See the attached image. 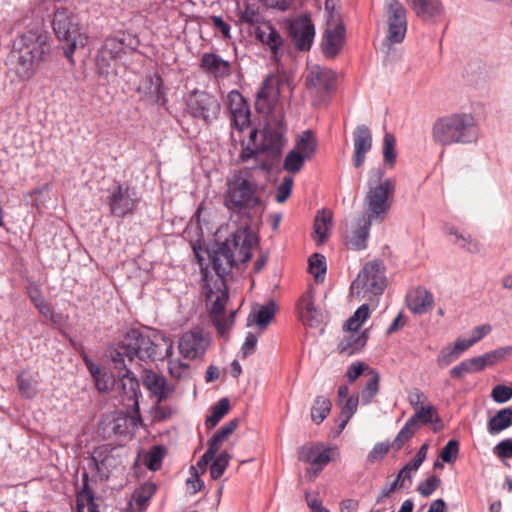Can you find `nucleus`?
Listing matches in <instances>:
<instances>
[{"label": "nucleus", "mask_w": 512, "mask_h": 512, "mask_svg": "<svg viewBox=\"0 0 512 512\" xmlns=\"http://www.w3.org/2000/svg\"><path fill=\"white\" fill-rule=\"evenodd\" d=\"M257 237L249 229H239L232 233L215 252L212 258V266L216 273L215 279L209 278L208 273H203V293L211 289L214 294L229 291L225 276L238 263H246L252 257V248L257 245Z\"/></svg>", "instance_id": "1"}, {"label": "nucleus", "mask_w": 512, "mask_h": 512, "mask_svg": "<svg viewBox=\"0 0 512 512\" xmlns=\"http://www.w3.org/2000/svg\"><path fill=\"white\" fill-rule=\"evenodd\" d=\"M173 350L171 339L155 330L144 333L139 329H130L122 340L110 350V358L114 368H124L126 360L138 359L142 362L163 360Z\"/></svg>", "instance_id": "2"}, {"label": "nucleus", "mask_w": 512, "mask_h": 512, "mask_svg": "<svg viewBox=\"0 0 512 512\" xmlns=\"http://www.w3.org/2000/svg\"><path fill=\"white\" fill-rule=\"evenodd\" d=\"M52 51L50 35L42 29H30L13 40L11 59L21 81H28L48 61Z\"/></svg>", "instance_id": "3"}, {"label": "nucleus", "mask_w": 512, "mask_h": 512, "mask_svg": "<svg viewBox=\"0 0 512 512\" xmlns=\"http://www.w3.org/2000/svg\"><path fill=\"white\" fill-rule=\"evenodd\" d=\"M271 171V165L262 162L259 166L243 167L235 170L227 178L224 193V206L235 214L247 213L262 204L260 192L263 187L257 178L263 172Z\"/></svg>", "instance_id": "4"}, {"label": "nucleus", "mask_w": 512, "mask_h": 512, "mask_svg": "<svg viewBox=\"0 0 512 512\" xmlns=\"http://www.w3.org/2000/svg\"><path fill=\"white\" fill-rule=\"evenodd\" d=\"M479 136L478 123L471 113L456 112L443 115L433 122L431 128L433 142L442 147L476 143Z\"/></svg>", "instance_id": "5"}, {"label": "nucleus", "mask_w": 512, "mask_h": 512, "mask_svg": "<svg viewBox=\"0 0 512 512\" xmlns=\"http://www.w3.org/2000/svg\"><path fill=\"white\" fill-rule=\"evenodd\" d=\"M383 175L382 169L376 170L379 182L376 183L370 178L365 196V214L363 216L377 223H382L385 220L391 209L396 190L395 181L391 178L382 179Z\"/></svg>", "instance_id": "6"}, {"label": "nucleus", "mask_w": 512, "mask_h": 512, "mask_svg": "<svg viewBox=\"0 0 512 512\" xmlns=\"http://www.w3.org/2000/svg\"><path fill=\"white\" fill-rule=\"evenodd\" d=\"M285 126L283 118L269 117L261 131V142L258 145V151L265 153L271 158V169L275 162H279L285 143Z\"/></svg>", "instance_id": "7"}, {"label": "nucleus", "mask_w": 512, "mask_h": 512, "mask_svg": "<svg viewBox=\"0 0 512 512\" xmlns=\"http://www.w3.org/2000/svg\"><path fill=\"white\" fill-rule=\"evenodd\" d=\"M386 276L383 265L377 261L368 262L352 282L351 289L356 290L357 295L372 294L381 295L386 288Z\"/></svg>", "instance_id": "8"}, {"label": "nucleus", "mask_w": 512, "mask_h": 512, "mask_svg": "<svg viewBox=\"0 0 512 512\" xmlns=\"http://www.w3.org/2000/svg\"><path fill=\"white\" fill-rule=\"evenodd\" d=\"M52 27L56 37L68 43L65 55L70 57L76 48V39L80 35L76 15L66 7L57 8L54 12Z\"/></svg>", "instance_id": "9"}, {"label": "nucleus", "mask_w": 512, "mask_h": 512, "mask_svg": "<svg viewBox=\"0 0 512 512\" xmlns=\"http://www.w3.org/2000/svg\"><path fill=\"white\" fill-rule=\"evenodd\" d=\"M187 112L195 119L208 124L217 118L220 103L217 98L207 91L193 90L186 99Z\"/></svg>", "instance_id": "10"}, {"label": "nucleus", "mask_w": 512, "mask_h": 512, "mask_svg": "<svg viewBox=\"0 0 512 512\" xmlns=\"http://www.w3.org/2000/svg\"><path fill=\"white\" fill-rule=\"evenodd\" d=\"M110 213L118 218L133 214L139 204L137 191L128 183H117L107 198Z\"/></svg>", "instance_id": "11"}, {"label": "nucleus", "mask_w": 512, "mask_h": 512, "mask_svg": "<svg viewBox=\"0 0 512 512\" xmlns=\"http://www.w3.org/2000/svg\"><path fill=\"white\" fill-rule=\"evenodd\" d=\"M287 33L298 51L311 49L315 38V25L308 13L287 21Z\"/></svg>", "instance_id": "12"}, {"label": "nucleus", "mask_w": 512, "mask_h": 512, "mask_svg": "<svg viewBox=\"0 0 512 512\" xmlns=\"http://www.w3.org/2000/svg\"><path fill=\"white\" fill-rule=\"evenodd\" d=\"M255 39L270 52L274 61L278 62L283 57L284 39L270 21H265L255 28Z\"/></svg>", "instance_id": "13"}, {"label": "nucleus", "mask_w": 512, "mask_h": 512, "mask_svg": "<svg viewBox=\"0 0 512 512\" xmlns=\"http://www.w3.org/2000/svg\"><path fill=\"white\" fill-rule=\"evenodd\" d=\"M209 345V339L199 328L185 332L179 339V353L186 359L194 360L203 356Z\"/></svg>", "instance_id": "14"}, {"label": "nucleus", "mask_w": 512, "mask_h": 512, "mask_svg": "<svg viewBox=\"0 0 512 512\" xmlns=\"http://www.w3.org/2000/svg\"><path fill=\"white\" fill-rule=\"evenodd\" d=\"M206 304L209 307L210 315L214 326L220 334L227 330V320L225 318V306L229 298V291H223L214 294L211 289L205 292Z\"/></svg>", "instance_id": "15"}, {"label": "nucleus", "mask_w": 512, "mask_h": 512, "mask_svg": "<svg viewBox=\"0 0 512 512\" xmlns=\"http://www.w3.org/2000/svg\"><path fill=\"white\" fill-rule=\"evenodd\" d=\"M232 123L236 129L243 131L250 125V107L238 90H232L227 95Z\"/></svg>", "instance_id": "16"}, {"label": "nucleus", "mask_w": 512, "mask_h": 512, "mask_svg": "<svg viewBox=\"0 0 512 512\" xmlns=\"http://www.w3.org/2000/svg\"><path fill=\"white\" fill-rule=\"evenodd\" d=\"M297 310L300 320L309 327H318L323 321V315L320 309L314 303L313 289L307 290L297 302Z\"/></svg>", "instance_id": "17"}, {"label": "nucleus", "mask_w": 512, "mask_h": 512, "mask_svg": "<svg viewBox=\"0 0 512 512\" xmlns=\"http://www.w3.org/2000/svg\"><path fill=\"white\" fill-rule=\"evenodd\" d=\"M337 82L333 70L315 65L311 67L306 79L308 88H314L319 93H328L335 89Z\"/></svg>", "instance_id": "18"}, {"label": "nucleus", "mask_w": 512, "mask_h": 512, "mask_svg": "<svg viewBox=\"0 0 512 512\" xmlns=\"http://www.w3.org/2000/svg\"><path fill=\"white\" fill-rule=\"evenodd\" d=\"M199 68L202 72L215 79H225L232 73L230 62L213 52L202 54Z\"/></svg>", "instance_id": "19"}, {"label": "nucleus", "mask_w": 512, "mask_h": 512, "mask_svg": "<svg viewBox=\"0 0 512 512\" xmlns=\"http://www.w3.org/2000/svg\"><path fill=\"white\" fill-rule=\"evenodd\" d=\"M345 32V26L342 23L325 29L321 49L326 58L333 59L339 54L345 41Z\"/></svg>", "instance_id": "20"}, {"label": "nucleus", "mask_w": 512, "mask_h": 512, "mask_svg": "<svg viewBox=\"0 0 512 512\" xmlns=\"http://www.w3.org/2000/svg\"><path fill=\"white\" fill-rule=\"evenodd\" d=\"M298 458L300 461L315 466L316 475L331 461V449L325 448L322 444H307L299 449Z\"/></svg>", "instance_id": "21"}, {"label": "nucleus", "mask_w": 512, "mask_h": 512, "mask_svg": "<svg viewBox=\"0 0 512 512\" xmlns=\"http://www.w3.org/2000/svg\"><path fill=\"white\" fill-rule=\"evenodd\" d=\"M354 153L353 165L355 168L363 166L366 154L372 148V134L370 129L364 125H358L353 131Z\"/></svg>", "instance_id": "22"}, {"label": "nucleus", "mask_w": 512, "mask_h": 512, "mask_svg": "<svg viewBox=\"0 0 512 512\" xmlns=\"http://www.w3.org/2000/svg\"><path fill=\"white\" fill-rule=\"evenodd\" d=\"M118 371L120 380L119 388L121 389L122 401L132 402L138 405V397L141 394L140 384L132 371L125 364L124 368H115Z\"/></svg>", "instance_id": "23"}, {"label": "nucleus", "mask_w": 512, "mask_h": 512, "mask_svg": "<svg viewBox=\"0 0 512 512\" xmlns=\"http://www.w3.org/2000/svg\"><path fill=\"white\" fill-rule=\"evenodd\" d=\"M408 309L418 315L427 313L433 306V294L423 287H417L406 296Z\"/></svg>", "instance_id": "24"}, {"label": "nucleus", "mask_w": 512, "mask_h": 512, "mask_svg": "<svg viewBox=\"0 0 512 512\" xmlns=\"http://www.w3.org/2000/svg\"><path fill=\"white\" fill-rule=\"evenodd\" d=\"M277 95L278 90L274 87L272 81L266 78L256 94V110L261 114H270L275 107Z\"/></svg>", "instance_id": "25"}, {"label": "nucleus", "mask_w": 512, "mask_h": 512, "mask_svg": "<svg viewBox=\"0 0 512 512\" xmlns=\"http://www.w3.org/2000/svg\"><path fill=\"white\" fill-rule=\"evenodd\" d=\"M369 337V330L365 329L362 332H351L349 335L344 336L338 343L337 350L340 354L345 356H352L359 353L366 345Z\"/></svg>", "instance_id": "26"}, {"label": "nucleus", "mask_w": 512, "mask_h": 512, "mask_svg": "<svg viewBox=\"0 0 512 512\" xmlns=\"http://www.w3.org/2000/svg\"><path fill=\"white\" fill-rule=\"evenodd\" d=\"M157 491V486L152 482H145L132 494L129 507L125 512H143L146 510L149 500Z\"/></svg>", "instance_id": "27"}, {"label": "nucleus", "mask_w": 512, "mask_h": 512, "mask_svg": "<svg viewBox=\"0 0 512 512\" xmlns=\"http://www.w3.org/2000/svg\"><path fill=\"white\" fill-rule=\"evenodd\" d=\"M140 89H143L144 96L148 101L158 105L166 103L163 80L159 74L148 76Z\"/></svg>", "instance_id": "28"}, {"label": "nucleus", "mask_w": 512, "mask_h": 512, "mask_svg": "<svg viewBox=\"0 0 512 512\" xmlns=\"http://www.w3.org/2000/svg\"><path fill=\"white\" fill-rule=\"evenodd\" d=\"M143 385L149 390L159 402L168 398L170 390L164 376L152 370H146L143 376Z\"/></svg>", "instance_id": "29"}, {"label": "nucleus", "mask_w": 512, "mask_h": 512, "mask_svg": "<svg viewBox=\"0 0 512 512\" xmlns=\"http://www.w3.org/2000/svg\"><path fill=\"white\" fill-rule=\"evenodd\" d=\"M413 10L423 21H433L444 14L440 0H413Z\"/></svg>", "instance_id": "30"}, {"label": "nucleus", "mask_w": 512, "mask_h": 512, "mask_svg": "<svg viewBox=\"0 0 512 512\" xmlns=\"http://www.w3.org/2000/svg\"><path fill=\"white\" fill-rule=\"evenodd\" d=\"M373 222L363 215L358 219V227L352 232L347 241L349 248L359 251L367 247V240Z\"/></svg>", "instance_id": "31"}, {"label": "nucleus", "mask_w": 512, "mask_h": 512, "mask_svg": "<svg viewBox=\"0 0 512 512\" xmlns=\"http://www.w3.org/2000/svg\"><path fill=\"white\" fill-rule=\"evenodd\" d=\"M115 450L116 447L111 444H103L93 450L92 460L99 471L103 469L108 470L116 465L117 461L113 454Z\"/></svg>", "instance_id": "32"}, {"label": "nucleus", "mask_w": 512, "mask_h": 512, "mask_svg": "<svg viewBox=\"0 0 512 512\" xmlns=\"http://www.w3.org/2000/svg\"><path fill=\"white\" fill-rule=\"evenodd\" d=\"M278 311V305L274 300H269L263 305H260L257 309L254 310L252 315L253 322L260 328L266 329L268 325L271 323L273 318L275 317ZM251 314L249 315V318Z\"/></svg>", "instance_id": "33"}, {"label": "nucleus", "mask_w": 512, "mask_h": 512, "mask_svg": "<svg viewBox=\"0 0 512 512\" xmlns=\"http://www.w3.org/2000/svg\"><path fill=\"white\" fill-rule=\"evenodd\" d=\"M365 376L368 379L360 392V397L362 405H369L379 393L380 374L375 369H369Z\"/></svg>", "instance_id": "34"}, {"label": "nucleus", "mask_w": 512, "mask_h": 512, "mask_svg": "<svg viewBox=\"0 0 512 512\" xmlns=\"http://www.w3.org/2000/svg\"><path fill=\"white\" fill-rule=\"evenodd\" d=\"M16 384L20 395L26 399H33L38 394V380L28 371L17 375Z\"/></svg>", "instance_id": "35"}, {"label": "nucleus", "mask_w": 512, "mask_h": 512, "mask_svg": "<svg viewBox=\"0 0 512 512\" xmlns=\"http://www.w3.org/2000/svg\"><path fill=\"white\" fill-rule=\"evenodd\" d=\"M512 426V405L499 410L487 423L489 434L495 435Z\"/></svg>", "instance_id": "36"}, {"label": "nucleus", "mask_w": 512, "mask_h": 512, "mask_svg": "<svg viewBox=\"0 0 512 512\" xmlns=\"http://www.w3.org/2000/svg\"><path fill=\"white\" fill-rule=\"evenodd\" d=\"M237 15L241 24L250 26L262 23L263 17L260 12V6L257 2H245L243 8L238 7Z\"/></svg>", "instance_id": "37"}, {"label": "nucleus", "mask_w": 512, "mask_h": 512, "mask_svg": "<svg viewBox=\"0 0 512 512\" xmlns=\"http://www.w3.org/2000/svg\"><path fill=\"white\" fill-rule=\"evenodd\" d=\"M27 294L31 302L38 309L39 313L53 320L54 311L52 305L43 297L41 289L33 284L27 289Z\"/></svg>", "instance_id": "38"}, {"label": "nucleus", "mask_w": 512, "mask_h": 512, "mask_svg": "<svg viewBox=\"0 0 512 512\" xmlns=\"http://www.w3.org/2000/svg\"><path fill=\"white\" fill-rule=\"evenodd\" d=\"M317 140L311 131L307 130L297 139L294 150L301 153L306 159L310 160L316 152Z\"/></svg>", "instance_id": "39"}, {"label": "nucleus", "mask_w": 512, "mask_h": 512, "mask_svg": "<svg viewBox=\"0 0 512 512\" xmlns=\"http://www.w3.org/2000/svg\"><path fill=\"white\" fill-rule=\"evenodd\" d=\"M503 354L499 350L490 351L483 355L468 358V363L472 373H477L486 368V366H492L496 364Z\"/></svg>", "instance_id": "40"}, {"label": "nucleus", "mask_w": 512, "mask_h": 512, "mask_svg": "<svg viewBox=\"0 0 512 512\" xmlns=\"http://www.w3.org/2000/svg\"><path fill=\"white\" fill-rule=\"evenodd\" d=\"M387 8V23L407 27V16L404 6L398 0H385Z\"/></svg>", "instance_id": "41"}, {"label": "nucleus", "mask_w": 512, "mask_h": 512, "mask_svg": "<svg viewBox=\"0 0 512 512\" xmlns=\"http://www.w3.org/2000/svg\"><path fill=\"white\" fill-rule=\"evenodd\" d=\"M238 419H232L225 423L211 439L208 440L207 445L214 451L218 452L222 443L237 429Z\"/></svg>", "instance_id": "42"}, {"label": "nucleus", "mask_w": 512, "mask_h": 512, "mask_svg": "<svg viewBox=\"0 0 512 512\" xmlns=\"http://www.w3.org/2000/svg\"><path fill=\"white\" fill-rule=\"evenodd\" d=\"M331 407L332 404L329 398L323 395L317 396L311 407L312 421L316 424H321L330 413Z\"/></svg>", "instance_id": "43"}, {"label": "nucleus", "mask_w": 512, "mask_h": 512, "mask_svg": "<svg viewBox=\"0 0 512 512\" xmlns=\"http://www.w3.org/2000/svg\"><path fill=\"white\" fill-rule=\"evenodd\" d=\"M332 227V213L329 210L319 211L314 220V233L324 242Z\"/></svg>", "instance_id": "44"}, {"label": "nucleus", "mask_w": 512, "mask_h": 512, "mask_svg": "<svg viewBox=\"0 0 512 512\" xmlns=\"http://www.w3.org/2000/svg\"><path fill=\"white\" fill-rule=\"evenodd\" d=\"M230 401L228 398H221L216 404L211 406L210 414L206 417L205 424L211 429L214 428L220 420L229 412Z\"/></svg>", "instance_id": "45"}, {"label": "nucleus", "mask_w": 512, "mask_h": 512, "mask_svg": "<svg viewBox=\"0 0 512 512\" xmlns=\"http://www.w3.org/2000/svg\"><path fill=\"white\" fill-rule=\"evenodd\" d=\"M449 234L455 237L453 243L459 248L468 251L469 253H478L480 251V244L477 240L473 239L469 234H463L456 229L451 228Z\"/></svg>", "instance_id": "46"}, {"label": "nucleus", "mask_w": 512, "mask_h": 512, "mask_svg": "<svg viewBox=\"0 0 512 512\" xmlns=\"http://www.w3.org/2000/svg\"><path fill=\"white\" fill-rule=\"evenodd\" d=\"M308 268L316 282H323L327 270L325 256L319 253L312 254L308 260Z\"/></svg>", "instance_id": "47"}, {"label": "nucleus", "mask_w": 512, "mask_h": 512, "mask_svg": "<svg viewBox=\"0 0 512 512\" xmlns=\"http://www.w3.org/2000/svg\"><path fill=\"white\" fill-rule=\"evenodd\" d=\"M359 404V394L350 395L345 403L341 406V422L338 424V428L342 431L349 420L353 417V415L357 412Z\"/></svg>", "instance_id": "48"}, {"label": "nucleus", "mask_w": 512, "mask_h": 512, "mask_svg": "<svg viewBox=\"0 0 512 512\" xmlns=\"http://www.w3.org/2000/svg\"><path fill=\"white\" fill-rule=\"evenodd\" d=\"M370 315L369 305L364 303L358 307L354 314L347 320L345 328L350 332H356Z\"/></svg>", "instance_id": "49"}, {"label": "nucleus", "mask_w": 512, "mask_h": 512, "mask_svg": "<svg viewBox=\"0 0 512 512\" xmlns=\"http://www.w3.org/2000/svg\"><path fill=\"white\" fill-rule=\"evenodd\" d=\"M101 58L104 56L112 57L118 61L122 59L126 52L123 47L119 44V41L114 36L107 37L101 46Z\"/></svg>", "instance_id": "50"}, {"label": "nucleus", "mask_w": 512, "mask_h": 512, "mask_svg": "<svg viewBox=\"0 0 512 512\" xmlns=\"http://www.w3.org/2000/svg\"><path fill=\"white\" fill-rule=\"evenodd\" d=\"M165 457V448L161 445L153 446L145 455L144 463L151 471H157L161 468Z\"/></svg>", "instance_id": "51"}, {"label": "nucleus", "mask_w": 512, "mask_h": 512, "mask_svg": "<svg viewBox=\"0 0 512 512\" xmlns=\"http://www.w3.org/2000/svg\"><path fill=\"white\" fill-rule=\"evenodd\" d=\"M417 430L418 428L412 423V421L407 420L392 442V448L395 451H399L405 443L414 436Z\"/></svg>", "instance_id": "52"}, {"label": "nucleus", "mask_w": 512, "mask_h": 512, "mask_svg": "<svg viewBox=\"0 0 512 512\" xmlns=\"http://www.w3.org/2000/svg\"><path fill=\"white\" fill-rule=\"evenodd\" d=\"M230 458L231 456L227 451H222L212 460L210 465V476L213 480L219 479L224 474L229 465Z\"/></svg>", "instance_id": "53"}, {"label": "nucleus", "mask_w": 512, "mask_h": 512, "mask_svg": "<svg viewBox=\"0 0 512 512\" xmlns=\"http://www.w3.org/2000/svg\"><path fill=\"white\" fill-rule=\"evenodd\" d=\"M305 161L306 159L301 155V153L293 149L286 155L283 163V169L288 173L296 174L301 171Z\"/></svg>", "instance_id": "54"}, {"label": "nucleus", "mask_w": 512, "mask_h": 512, "mask_svg": "<svg viewBox=\"0 0 512 512\" xmlns=\"http://www.w3.org/2000/svg\"><path fill=\"white\" fill-rule=\"evenodd\" d=\"M395 144V137L389 133L385 134L383 143V159L391 168L394 166L397 157Z\"/></svg>", "instance_id": "55"}, {"label": "nucleus", "mask_w": 512, "mask_h": 512, "mask_svg": "<svg viewBox=\"0 0 512 512\" xmlns=\"http://www.w3.org/2000/svg\"><path fill=\"white\" fill-rule=\"evenodd\" d=\"M114 37L126 53L127 51L135 52L140 44L137 35L127 31H120Z\"/></svg>", "instance_id": "56"}, {"label": "nucleus", "mask_w": 512, "mask_h": 512, "mask_svg": "<svg viewBox=\"0 0 512 512\" xmlns=\"http://www.w3.org/2000/svg\"><path fill=\"white\" fill-rule=\"evenodd\" d=\"M458 358H460V356L457 354L456 350L451 345H447L439 351L436 357V363L438 367L446 368Z\"/></svg>", "instance_id": "57"}, {"label": "nucleus", "mask_w": 512, "mask_h": 512, "mask_svg": "<svg viewBox=\"0 0 512 512\" xmlns=\"http://www.w3.org/2000/svg\"><path fill=\"white\" fill-rule=\"evenodd\" d=\"M434 413V407L432 405H428L426 407H421L408 420L412 421V423L419 428V423L424 425L430 424L433 420Z\"/></svg>", "instance_id": "58"}, {"label": "nucleus", "mask_w": 512, "mask_h": 512, "mask_svg": "<svg viewBox=\"0 0 512 512\" xmlns=\"http://www.w3.org/2000/svg\"><path fill=\"white\" fill-rule=\"evenodd\" d=\"M388 29L386 33V40L389 44H400L403 42L406 36L407 27H403L399 24L387 23Z\"/></svg>", "instance_id": "59"}, {"label": "nucleus", "mask_w": 512, "mask_h": 512, "mask_svg": "<svg viewBox=\"0 0 512 512\" xmlns=\"http://www.w3.org/2000/svg\"><path fill=\"white\" fill-rule=\"evenodd\" d=\"M168 370L172 377L182 379L189 376L190 365L182 362L181 360H169Z\"/></svg>", "instance_id": "60"}, {"label": "nucleus", "mask_w": 512, "mask_h": 512, "mask_svg": "<svg viewBox=\"0 0 512 512\" xmlns=\"http://www.w3.org/2000/svg\"><path fill=\"white\" fill-rule=\"evenodd\" d=\"M369 369L371 368L362 361L353 362L348 366L345 373L347 381L350 384L354 383L364 372L365 374L368 373Z\"/></svg>", "instance_id": "61"}, {"label": "nucleus", "mask_w": 512, "mask_h": 512, "mask_svg": "<svg viewBox=\"0 0 512 512\" xmlns=\"http://www.w3.org/2000/svg\"><path fill=\"white\" fill-rule=\"evenodd\" d=\"M293 183L294 180L292 176H285L283 178L282 182L276 189L275 199L278 203H283L288 199L292 192Z\"/></svg>", "instance_id": "62"}, {"label": "nucleus", "mask_w": 512, "mask_h": 512, "mask_svg": "<svg viewBox=\"0 0 512 512\" xmlns=\"http://www.w3.org/2000/svg\"><path fill=\"white\" fill-rule=\"evenodd\" d=\"M491 398L498 404L508 402L512 398V387L498 384L491 391Z\"/></svg>", "instance_id": "63"}, {"label": "nucleus", "mask_w": 512, "mask_h": 512, "mask_svg": "<svg viewBox=\"0 0 512 512\" xmlns=\"http://www.w3.org/2000/svg\"><path fill=\"white\" fill-rule=\"evenodd\" d=\"M459 453V442L457 440H449L442 448L440 458L445 463H452L457 459Z\"/></svg>", "instance_id": "64"}]
</instances>
